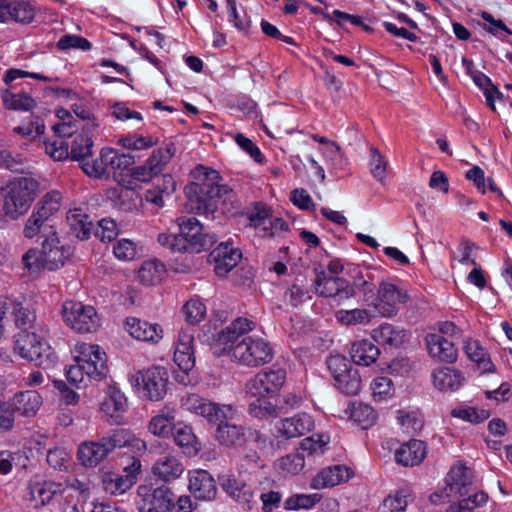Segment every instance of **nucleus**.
Returning a JSON list of instances; mask_svg holds the SVG:
<instances>
[{
	"instance_id": "obj_1",
	"label": "nucleus",
	"mask_w": 512,
	"mask_h": 512,
	"mask_svg": "<svg viewBox=\"0 0 512 512\" xmlns=\"http://www.w3.org/2000/svg\"><path fill=\"white\" fill-rule=\"evenodd\" d=\"M255 324L239 317L213 335L214 353L229 355L232 361L247 367H259L273 359L271 344L262 337L250 335Z\"/></svg>"
},
{
	"instance_id": "obj_2",
	"label": "nucleus",
	"mask_w": 512,
	"mask_h": 512,
	"mask_svg": "<svg viewBox=\"0 0 512 512\" xmlns=\"http://www.w3.org/2000/svg\"><path fill=\"white\" fill-rule=\"evenodd\" d=\"M193 181L185 187L186 208L198 214H213L222 200L223 204L236 201L235 192L226 185H220L218 171L198 165L191 171Z\"/></svg>"
},
{
	"instance_id": "obj_3",
	"label": "nucleus",
	"mask_w": 512,
	"mask_h": 512,
	"mask_svg": "<svg viewBox=\"0 0 512 512\" xmlns=\"http://www.w3.org/2000/svg\"><path fill=\"white\" fill-rule=\"evenodd\" d=\"M286 382V370L276 366L259 371L245 385L246 393L253 397L248 406L252 417L268 419L277 417L276 406L270 397L276 395Z\"/></svg>"
},
{
	"instance_id": "obj_4",
	"label": "nucleus",
	"mask_w": 512,
	"mask_h": 512,
	"mask_svg": "<svg viewBox=\"0 0 512 512\" xmlns=\"http://www.w3.org/2000/svg\"><path fill=\"white\" fill-rule=\"evenodd\" d=\"M41 192L38 178L32 175L14 177L1 188L4 214L16 220L24 215Z\"/></svg>"
},
{
	"instance_id": "obj_5",
	"label": "nucleus",
	"mask_w": 512,
	"mask_h": 512,
	"mask_svg": "<svg viewBox=\"0 0 512 512\" xmlns=\"http://www.w3.org/2000/svg\"><path fill=\"white\" fill-rule=\"evenodd\" d=\"M139 440L129 430L117 428L97 441H86L78 448V459L85 467H95L117 448L136 446Z\"/></svg>"
},
{
	"instance_id": "obj_6",
	"label": "nucleus",
	"mask_w": 512,
	"mask_h": 512,
	"mask_svg": "<svg viewBox=\"0 0 512 512\" xmlns=\"http://www.w3.org/2000/svg\"><path fill=\"white\" fill-rule=\"evenodd\" d=\"M75 361L76 364L66 371L67 380L71 383H82L85 378L100 381L107 375L106 354L98 345L85 344Z\"/></svg>"
},
{
	"instance_id": "obj_7",
	"label": "nucleus",
	"mask_w": 512,
	"mask_h": 512,
	"mask_svg": "<svg viewBox=\"0 0 512 512\" xmlns=\"http://www.w3.org/2000/svg\"><path fill=\"white\" fill-rule=\"evenodd\" d=\"M14 351L23 359L43 369L52 368L57 362V355L51 346L35 332L23 330L15 336Z\"/></svg>"
},
{
	"instance_id": "obj_8",
	"label": "nucleus",
	"mask_w": 512,
	"mask_h": 512,
	"mask_svg": "<svg viewBox=\"0 0 512 512\" xmlns=\"http://www.w3.org/2000/svg\"><path fill=\"white\" fill-rule=\"evenodd\" d=\"M62 316L64 322L79 333L95 332L100 325V318L93 306L74 300L63 303Z\"/></svg>"
},
{
	"instance_id": "obj_9",
	"label": "nucleus",
	"mask_w": 512,
	"mask_h": 512,
	"mask_svg": "<svg viewBox=\"0 0 512 512\" xmlns=\"http://www.w3.org/2000/svg\"><path fill=\"white\" fill-rule=\"evenodd\" d=\"M315 293L320 297L331 298L337 304L343 303L356 295L354 286L345 278L333 276L323 269H314Z\"/></svg>"
},
{
	"instance_id": "obj_10",
	"label": "nucleus",
	"mask_w": 512,
	"mask_h": 512,
	"mask_svg": "<svg viewBox=\"0 0 512 512\" xmlns=\"http://www.w3.org/2000/svg\"><path fill=\"white\" fill-rule=\"evenodd\" d=\"M129 381L132 386L142 389L149 400L159 401L166 394L168 374L164 368L153 367L130 375Z\"/></svg>"
},
{
	"instance_id": "obj_11",
	"label": "nucleus",
	"mask_w": 512,
	"mask_h": 512,
	"mask_svg": "<svg viewBox=\"0 0 512 512\" xmlns=\"http://www.w3.org/2000/svg\"><path fill=\"white\" fill-rule=\"evenodd\" d=\"M137 495L139 498L136 501L138 512H172L175 507V494L167 485H161L154 489L139 486Z\"/></svg>"
},
{
	"instance_id": "obj_12",
	"label": "nucleus",
	"mask_w": 512,
	"mask_h": 512,
	"mask_svg": "<svg viewBox=\"0 0 512 512\" xmlns=\"http://www.w3.org/2000/svg\"><path fill=\"white\" fill-rule=\"evenodd\" d=\"M180 229L179 237L185 239L187 251L199 253L209 249L215 242V235L203 233L202 224L195 217H181L178 219Z\"/></svg>"
},
{
	"instance_id": "obj_13",
	"label": "nucleus",
	"mask_w": 512,
	"mask_h": 512,
	"mask_svg": "<svg viewBox=\"0 0 512 512\" xmlns=\"http://www.w3.org/2000/svg\"><path fill=\"white\" fill-rule=\"evenodd\" d=\"M181 406L184 410L203 417L208 423L213 425L226 419L224 406L212 402L196 393L182 396Z\"/></svg>"
},
{
	"instance_id": "obj_14",
	"label": "nucleus",
	"mask_w": 512,
	"mask_h": 512,
	"mask_svg": "<svg viewBox=\"0 0 512 512\" xmlns=\"http://www.w3.org/2000/svg\"><path fill=\"white\" fill-rule=\"evenodd\" d=\"M71 255V248L62 245L56 232L47 234L41 244V265L50 271L57 270L65 264Z\"/></svg>"
},
{
	"instance_id": "obj_15",
	"label": "nucleus",
	"mask_w": 512,
	"mask_h": 512,
	"mask_svg": "<svg viewBox=\"0 0 512 512\" xmlns=\"http://www.w3.org/2000/svg\"><path fill=\"white\" fill-rule=\"evenodd\" d=\"M408 299L409 297L405 291L393 283L383 281L378 287L375 309L383 317H392L397 314L398 305L406 303Z\"/></svg>"
},
{
	"instance_id": "obj_16",
	"label": "nucleus",
	"mask_w": 512,
	"mask_h": 512,
	"mask_svg": "<svg viewBox=\"0 0 512 512\" xmlns=\"http://www.w3.org/2000/svg\"><path fill=\"white\" fill-rule=\"evenodd\" d=\"M221 487L244 510H251L256 503V487H252L241 477L235 475H226L221 477Z\"/></svg>"
},
{
	"instance_id": "obj_17",
	"label": "nucleus",
	"mask_w": 512,
	"mask_h": 512,
	"mask_svg": "<svg viewBox=\"0 0 512 512\" xmlns=\"http://www.w3.org/2000/svg\"><path fill=\"white\" fill-rule=\"evenodd\" d=\"M241 258L240 250L232 247L227 242H222L210 252L208 262L214 265V272L217 276L225 277L237 266Z\"/></svg>"
},
{
	"instance_id": "obj_18",
	"label": "nucleus",
	"mask_w": 512,
	"mask_h": 512,
	"mask_svg": "<svg viewBox=\"0 0 512 512\" xmlns=\"http://www.w3.org/2000/svg\"><path fill=\"white\" fill-rule=\"evenodd\" d=\"M216 426L214 437L220 445L233 448L245 445L248 438L245 427L231 423L227 418Z\"/></svg>"
},
{
	"instance_id": "obj_19",
	"label": "nucleus",
	"mask_w": 512,
	"mask_h": 512,
	"mask_svg": "<svg viewBox=\"0 0 512 512\" xmlns=\"http://www.w3.org/2000/svg\"><path fill=\"white\" fill-rule=\"evenodd\" d=\"M125 327L128 333L137 340L157 343L163 337V330L160 325L139 318H127Z\"/></svg>"
},
{
	"instance_id": "obj_20",
	"label": "nucleus",
	"mask_w": 512,
	"mask_h": 512,
	"mask_svg": "<svg viewBox=\"0 0 512 512\" xmlns=\"http://www.w3.org/2000/svg\"><path fill=\"white\" fill-rule=\"evenodd\" d=\"M97 126L98 124L95 121L87 123L86 127L83 128L85 133L74 136L69 145L70 159L79 162L82 170L83 164L90 163L88 158L92 156L93 140L88 135V132Z\"/></svg>"
},
{
	"instance_id": "obj_21",
	"label": "nucleus",
	"mask_w": 512,
	"mask_h": 512,
	"mask_svg": "<svg viewBox=\"0 0 512 512\" xmlns=\"http://www.w3.org/2000/svg\"><path fill=\"white\" fill-rule=\"evenodd\" d=\"M353 476V471L345 465H335L322 469L312 480L314 489L334 487L341 482L348 481Z\"/></svg>"
},
{
	"instance_id": "obj_22",
	"label": "nucleus",
	"mask_w": 512,
	"mask_h": 512,
	"mask_svg": "<svg viewBox=\"0 0 512 512\" xmlns=\"http://www.w3.org/2000/svg\"><path fill=\"white\" fill-rule=\"evenodd\" d=\"M189 490L200 500H213L217 494L215 481L205 470H197L190 475Z\"/></svg>"
},
{
	"instance_id": "obj_23",
	"label": "nucleus",
	"mask_w": 512,
	"mask_h": 512,
	"mask_svg": "<svg viewBox=\"0 0 512 512\" xmlns=\"http://www.w3.org/2000/svg\"><path fill=\"white\" fill-rule=\"evenodd\" d=\"M473 478L474 474L470 468L462 464L455 465L446 477V485L451 492L464 496L472 490Z\"/></svg>"
},
{
	"instance_id": "obj_24",
	"label": "nucleus",
	"mask_w": 512,
	"mask_h": 512,
	"mask_svg": "<svg viewBox=\"0 0 512 512\" xmlns=\"http://www.w3.org/2000/svg\"><path fill=\"white\" fill-rule=\"evenodd\" d=\"M426 344L429 354L439 361L453 363L457 359V349L454 344L439 334H428Z\"/></svg>"
},
{
	"instance_id": "obj_25",
	"label": "nucleus",
	"mask_w": 512,
	"mask_h": 512,
	"mask_svg": "<svg viewBox=\"0 0 512 512\" xmlns=\"http://www.w3.org/2000/svg\"><path fill=\"white\" fill-rule=\"evenodd\" d=\"M61 486V484L53 481L32 479L29 482L28 489L31 500L36 502L35 508L48 504L57 493L61 492Z\"/></svg>"
},
{
	"instance_id": "obj_26",
	"label": "nucleus",
	"mask_w": 512,
	"mask_h": 512,
	"mask_svg": "<svg viewBox=\"0 0 512 512\" xmlns=\"http://www.w3.org/2000/svg\"><path fill=\"white\" fill-rule=\"evenodd\" d=\"M426 456V445L423 441L412 439L403 444L395 453V460L403 466L420 464Z\"/></svg>"
},
{
	"instance_id": "obj_27",
	"label": "nucleus",
	"mask_w": 512,
	"mask_h": 512,
	"mask_svg": "<svg viewBox=\"0 0 512 512\" xmlns=\"http://www.w3.org/2000/svg\"><path fill=\"white\" fill-rule=\"evenodd\" d=\"M14 413L18 412L25 417L36 415L42 404L41 395L35 390L21 391L9 401Z\"/></svg>"
},
{
	"instance_id": "obj_28",
	"label": "nucleus",
	"mask_w": 512,
	"mask_h": 512,
	"mask_svg": "<svg viewBox=\"0 0 512 512\" xmlns=\"http://www.w3.org/2000/svg\"><path fill=\"white\" fill-rule=\"evenodd\" d=\"M117 151L113 148H103L100 151V158L83 164V172L89 177L102 179L108 177L107 168H114Z\"/></svg>"
},
{
	"instance_id": "obj_29",
	"label": "nucleus",
	"mask_w": 512,
	"mask_h": 512,
	"mask_svg": "<svg viewBox=\"0 0 512 512\" xmlns=\"http://www.w3.org/2000/svg\"><path fill=\"white\" fill-rule=\"evenodd\" d=\"M314 421L307 413H299L281 421L279 432L286 438L300 437L312 430Z\"/></svg>"
},
{
	"instance_id": "obj_30",
	"label": "nucleus",
	"mask_w": 512,
	"mask_h": 512,
	"mask_svg": "<svg viewBox=\"0 0 512 512\" xmlns=\"http://www.w3.org/2000/svg\"><path fill=\"white\" fill-rule=\"evenodd\" d=\"M256 495L262 502L263 512H272L280 506L282 494L279 485L268 478L260 481L256 487Z\"/></svg>"
},
{
	"instance_id": "obj_31",
	"label": "nucleus",
	"mask_w": 512,
	"mask_h": 512,
	"mask_svg": "<svg viewBox=\"0 0 512 512\" xmlns=\"http://www.w3.org/2000/svg\"><path fill=\"white\" fill-rule=\"evenodd\" d=\"M349 353L356 365L369 366L377 360L380 350L371 341L362 339L351 345Z\"/></svg>"
},
{
	"instance_id": "obj_32",
	"label": "nucleus",
	"mask_w": 512,
	"mask_h": 512,
	"mask_svg": "<svg viewBox=\"0 0 512 512\" xmlns=\"http://www.w3.org/2000/svg\"><path fill=\"white\" fill-rule=\"evenodd\" d=\"M106 195L119 210L128 212L137 207L139 195L134 189L119 185L108 189Z\"/></svg>"
},
{
	"instance_id": "obj_33",
	"label": "nucleus",
	"mask_w": 512,
	"mask_h": 512,
	"mask_svg": "<svg viewBox=\"0 0 512 512\" xmlns=\"http://www.w3.org/2000/svg\"><path fill=\"white\" fill-rule=\"evenodd\" d=\"M171 435L173 436L174 442L183 449L184 453L194 455L200 450V443L190 426L178 422Z\"/></svg>"
},
{
	"instance_id": "obj_34",
	"label": "nucleus",
	"mask_w": 512,
	"mask_h": 512,
	"mask_svg": "<svg viewBox=\"0 0 512 512\" xmlns=\"http://www.w3.org/2000/svg\"><path fill=\"white\" fill-rule=\"evenodd\" d=\"M62 196L57 190L46 193L34 206L32 212L40 218L53 222V216L59 211Z\"/></svg>"
},
{
	"instance_id": "obj_35",
	"label": "nucleus",
	"mask_w": 512,
	"mask_h": 512,
	"mask_svg": "<svg viewBox=\"0 0 512 512\" xmlns=\"http://www.w3.org/2000/svg\"><path fill=\"white\" fill-rule=\"evenodd\" d=\"M373 338L384 347L395 349L403 344L405 332L389 323H384L374 330Z\"/></svg>"
},
{
	"instance_id": "obj_36",
	"label": "nucleus",
	"mask_w": 512,
	"mask_h": 512,
	"mask_svg": "<svg viewBox=\"0 0 512 512\" xmlns=\"http://www.w3.org/2000/svg\"><path fill=\"white\" fill-rule=\"evenodd\" d=\"M175 414L168 408L162 409L149 422V431L159 437H169L175 427Z\"/></svg>"
},
{
	"instance_id": "obj_37",
	"label": "nucleus",
	"mask_w": 512,
	"mask_h": 512,
	"mask_svg": "<svg viewBox=\"0 0 512 512\" xmlns=\"http://www.w3.org/2000/svg\"><path fill=\"white\" fill-rule=\"evenodd\" d=\"M153 473L164 481L178 478L184 471L182 464L171 456L160 457L153 465Z\"/></svg>"
},
{
	"instance_id": "obj_38",
	"label": "nucleus",
	"mask_w": 512,
	"mask_h": 512,
	"mask_svg": "<svg viewBox=\"0 0 512 512\" xmlns=\"http://www.w3.org/2000/svg\"><path fill=\"white\" fill-rule=\"evenodd\" d=\"M432 378L437 389L451 391L458 389L463 380L460 372L449 367L435 369Z\"/></svg>"
},
{
	"instance_id": "obj_39",
	"label": "nucleus",
	"mask_w": 512,
	"mask_h": 512,
	"mask_svg": "<svg viewBox=\"0 0 512 512\" xmlns=\"http://www.w3.org/2000/svg\"><path fill=\"white\" fill-rule=\"evenodd\" d=\"M7 310L14 317V321L18 327L26 328L31 327L36 319L35 312L31 309L30 305L24 304L17 300H10L5 303Z\"/></svg>"
},
{
	"instance_id": "obj_40",
	"label": "nucleus",
	"mask_w": 512,
	"mask_h": 512,
	"mask_svg": "<svg viewBox=\"0 0 512 512\" xmlns=\"http://www.w3.org/2000/svg\"><path fill=\"white\" fill-rule=\"evenodd\" d=\"M464 349L467 356L477 364L482 373L495 371V365L478 341L472 340L466 342Z\"/></svg>"
},
{
	"instance_id": "obj_41",
	"label": "nucleus",
	"mask_w": 512,
	"mask_h": 512,
	"mask_svg": "<svg viewBox=\"0 0 512 512\" xmlns=\"http://www.w3.org/2000/svg\"><path fill=\"white\" fill-rule=\"evenodd\" d=\"M166 273V268L163 263L158 260L145 261L139 271L138 278L145 285L158 284Z\"/></svg>"
},
{
	"instance_id": "obj_42",
	"label": "nucleus",
	"mask_w": 512,
	"mask_h": 512,
	"mask_svg": "<svg viewBox=\"0 0 512 512\" xmlns=\"http://www.w3.org/2000/svg\"><path fill=\"white\" fill-rule=\"evenodd\" d=\"M250 224L254 226L262 237L268 234L267 221L271 216L268 206L262 202H256L253 208L247 213Z\"/></svg>"
},
{
	"instance_id": "obj_43",
	"label": "nucleus",
	"mask_w": 512,
	"mask_h": 512,
	"mask_svg": "<svg viewBox=\"0 0 512 512\" xmlns=\"http://www.w3.org/2000/svg\"><path fill=\"white\" fill-rule=\"evenodd\" d=\"M127 406V399L116 386L110 385L107 388V397L101 404V410L113 415L114 412H123Z\"/></svg>"
},
{
	"instance_id": "obj_44",
	"label": "nucleus",
	"mask_w": 512,
	"mask_h": 512,
	"mask_svg": "<svg viewBox=\"0 0 512 512\" xmlns=\"http://www.w3.org/2000/svg\"><path fill=\"white\" fill-rule=\"evenodd\" d=\"M0 10L5 13V21L12 18L17 22H29L33 18V9L25 2L15 3L11 7L6 0H0Z\"/></svg>"
},
{
	"instance_id": "obj_45",
	"label": "nucleus",
	"mask_w": 512,
	"mask_h": 512,
	"mask_svg": "<svg viewBox=\"0 0 512 512\" xmlns=\"http://www.w3.org/2000/svg\"><path fill=\"white\" fill-rule=\"evenodd\" d=\"M51 232H56L53 229V224L49 223L43 218H40L33 212L27 219L23 229V235L29 239L35 237L38 234H40L45 239L47 234H50Z\"/></svg>"
},
{
	"instance_id": "obj_46",
	"label": "nucleus",
	"mask_w": 512,
	"mask_h": 512,
	"mask_svg": "<svg viewBox=\"0 0 512 512\" xmlns=\"http://www.w3.org/2000/svg\"><path fill=\"white\" fill-rule=\"evenodd\" d=\"M163 171L162 166L153 159L152 154L143 165L132 168L130 176L137 181L147 182L153 180Z\"/></svg>"
},
{
	"instance_id": "obj_47",
	"label": "nucleus",
	"mask_w": 512,
	"mask_h": 512,
	"mask_svg": "<svg viewBox=\"0 0 512 512\" xmlns=\"http://www.w3.org/2000/svg\"><path fill=\"white\" fill-rule=\"evenodd\" d=\"M72 234L80 239H88L92 230V222L88 215L82 213H71L67 216Z\"/></svg>"
},
{
	"instance_id": "obj_48",
	"label": "nucleus",
	"mask_w": 512,
	"mask_h": 512,
	"mask_svg": "<svg viewBox=\"0 0 512 512\" xmlns=\"http://www.w3.org/2000/svg\"><path fill=\"white\" fill-rule=\"evenodd\" d=\"M335 381L338 389L344 394L356 395L361 390L360 374L353 367Z\"/></svg>"
},
{
	"instance_id": "obj_49",
	"label": "nucleus",
	"mask_w": 512,
	"mask_h": 512,
	"mask_svg": "<svg viewBox=\"0 0 512 512\" xmlns=\"http://www.w3.org/2000/svg\"><path fill=\"white\" fill-rule=\"evenodd\" d=\"M2 100L6 108L13 110H30L35 101L26 93L15 94L6 89L2 92Z\"/></svg>"
},
{
	"instance_id": "obj_50",
	"label": "nucleus",
	"mask_w": 512,
	"mask_h": 512,
	"mask_svg": "<svg viewBox=\"0 0 512 512\" xmlns=\"http://www.w3.org/2000/svg\"><path fill=\"white\" fill-rule=\"evenodd\" d=\"M351 418L361 424L363 428H368L375 423L377 413L370 405L359 402L353 404Z\"/></svg>"
},
{
	"instance_id": "obj_51",
	"label": "nucleus",
	"mask_w": 512,
	"mask_h": 512,
	"mask_svg": "<svg viewBox=\"0 0 512 512\" xmlns=\"http://www.w3.org/2000/svg\"><path fill=\"white\" fill-rule=\"evenodd\" d=\"M487 500L488 495L485 492H478L450 505L446 512H474L477 507L484 505Z\"/></svg>"
},
{
	"instance_id": "obj_52",
	"label": "nucleus",
	"mask_w": 512,
	"mask_h": 512,
	"mask_svg": "<svg viewBox=\"0 0 512 512\" xmlns=\"http://www.w3.org/2000/svg\"><path fill=\"white\" fill-rule=\"evenodd\" d=\"M351 285L354 286V290L358 289L363 293V301L367 306H373L375 308V304L378 298V292L376 293V286L371 281L370 277L365 279L362 275H358L355 277L353 283Z\"/></svg>"
},
{
	"instance_id": "obj_53",
	"label": "nucleus",
	"mask_w": 512,
	"mask_h": 512,
	"mask_svg": "<svg viewBox=\"0 0 512 512\" xmlns=\"http://www.w3.org/2000/svg\"><path fill=\"white\" fill-rule=\"evenodd\" d=\"M408 493L399 490L394 496L389 495L378 508V512H405L408 505Z\"/></svg>"
},
{
	"instance_id": "obj_54",
	"label": "nucleus",
	"mask_w": 512,
	"mask_h": 512,
	"mask_svg": "<svg viewBox=\"0 0 512 512\" xmlns=\"http://www.w3.org/2000/svg\"><path fill=\"white\" fill-rule=\"evenodd\" d=\"M474 83L483 90L484 95L486 97V101L488 105L495 110L494 99L495 96H501L502 93L499 89L492 83L491 79L483 74L482 72L477 71L472 77Z\"/></svg>"
},
{
	"instance_id": "obj_55",
	"label": "nucleus",
	"mask_w": 512,
	"mask_h": 512,
	"mask_svg": "<svg viewBox=\"0 0 512 512\" xmlns=\"http://www.w3.org/2000/svg\"><path fill=\"white\" fill-rule=\"evenodd\" d=\"M370 316L366 309L339 310L335 314L337 321L347 326L368 322Z\"/></svg>"
},
{
	"instance_id": "obj_56",
	"label": "nucleus",
	"mask_w": 512,
	"mask_h": 512,
	"mask_svg": "<svg viewBox=\"0 0 512 512\" xmlns=\"http://www.w3.org/2000/svg\"><path fill=\"white\" fill-rule=\"evenodd\" d=\"M185 320L195 325L202 321L206 315V306L199 299H190L182 308Z\"/></svg>"
},
{
	"instance_id": "obj_57",
	"label": "nucleus",
	"mask_w": 512,
	"mask_h": 512,
	"mask_svg": "<svg viewBox=\"0 0 512 512\" xmlns=\"http://www.w3.org/2000/svg\"><path fill=\"white\" fill-rule=\"evenodd\" d=\"M44 121L39 116H30L22 125L15 127L14 132L24 137L33 138L41 136L44 133Z\"/></svg>"
},
{
	"instance_id": "obj_58",
	"label": "nucleus",
	"mask_w": 512,
	"mask_h": 512,
	"mask_svg": "<svg viewBox=\"0 0 512 512\" xmlns=\"http://www.w3.org/2000/svg\"><path fill=\"white\" fill-rule=\"evenodd\" d=\"M397 413V420L407 433H416L423 428V418L416 412L399 410Z\"/></svg>"
},
{
	"instance_id": "obj_59",
	"label": "nucleus",
	"mask_w": 512,
	"mask_h": 512,
	"mask_svg": "<svg viewBox=\"0 0 512 512\" xmlns=\"http://www.w3.org/2000/svg\"><path fill=\"white\" fill-rule=\"evenodd\" d=\"M321 499L318 494H295L284 502L286 510L308 509L313 507Z\"/></svg>"
},
{
	"instance_id": "obj_60",
	"label": "nucleus",
	"mask_w": 512,
	"mask_h": 512,
	"mask_svg": "<svg viewBox=\"0 0 512 512\" xmlns=\"http://www.w3.org/2000/svg\"><path fill=\"white\" fill-rule=\"evenodd\" d=\"M370 172L372 176L382 182L386 175L387 161L381 152L374 146L370 147Z\"/></svg>"
},
{
	"instance_id": "obj_61",
	"label": "nucleus",
	"mask_w": 512,
	"mask_h": 512,
	"mask_svg": "<svg viewBox=\"0 0 512 512\" xmlns=\"http://www.w3.org/2000/svg\"><path fill=\"white\" fill-rule=\"evenodd\" d=\"M326 161L331 164L335 170H344L348 165V160L344 157L341 147L338 144H331L322 151Z\"/></svg>"
},
{
	"instance_id": "obj_62",
	"label": "nucleus",
	"mask_w": 512,
	"mask_h": 512,
	"mask_svg": "<svg viewBox=\"0 0 512 512\" xmlns=\"http://www.w3.org/2000/svg\"><path fill=\"white\" fill-rule=\"evenodd\" d=\"M451 414L454 417L461 418L475 424L481 423L489 417L488 411L478 410L472 407L453 409Z\"/></svg>"
},
{
	"instance_id": "obj_63",
	"label": "nucleus",
	"mask_w": 512,
	"mask_h": 512,
	"mask_svg": "<svg viewBox=\"0 0 512 512\" xmlns=\"http://www.w3.org/2000/svg\"><path fill=\"white\" fill-rule=\"evenodd\" d=\"M305 465L304 455L301 453L288 454L280 459V467L283 472L295 475Z\"/></svg>"
},
{
	"instance_id": "obj_64",
	"label": "nucleus",
	"mask_w": 512,
	"mask_h": 512,
	"mask_svg": "<svg viewBox=\"0 0 512 512\" xmlns=\"http://www.w3.org/2000/svg\"><path fill=\"white\" fill-rule=\"evenodd\" d=\"M326 363L334 380L341 377L352 367L350 361L345 356L339 354L330 356Z\"/></svg>"
}]
</instances>
